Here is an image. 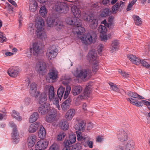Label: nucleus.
<instances>
[{
    "mask_svg": "<svg viewBox=\"0 0 150 150\" xmlns=\"http://www.w3.org/2000/svg\"><path fill=\"white\" fill-rule=\"evenodd\" d=\"M73 17H67L66 20V23L70 25H74L75 26L73 28L72 32L74 34H76L78 38L80 39L83 43L86 45L89 44L94 42L96 39V35L93 33H89L83 37L82 35L85 31V29L80 26L82 24L81 21Z\"/></svg>",
    "mask_w": 150,
    "mask_h": 150,
    "instance_id": "1",
    "label": "nucleus"
},
{
    "mask_svg": "<svg viewBox=\"0 0 150 150\" xmlns=\"http://www.w3.org/2000/svg\"><path fill=\"white\" fill-rule=\"evenodd\" d=\"M54 88L53 86L47 85L45 88V90H48V97L49 100L52 101L53 104L55 105L59 110H60V107L59 104V100L58 97L54 98L55 93Z\"/></svg>",
    "mask_w": 150,
    "mask_h": 150,
    "instance_id": "2",
    "label": "nucleus"
},
{
    "mask_svg": "<svg viewBox=\"0 0 150 150\" xmlns=\"http://www.w3.org/2000/svg\"><path fill=\"white\" fill-rule=\"evenodd\" d=\"M73 74L76 78H80L84 81H85L91 75V71L88 69H83L79 67L76 69V71L73 72Z\"/></svg>",
    "mask_w": 150,
    "mask_h": 150,
    "instance_id": "3",
    "label": "nucleus"
},
{
    "mask_svg": "<svg viewBox=\"0 0 150 150\" xmlns=\"http://www.w3.org/2000/svg\"><path fill=\"white\" fill-rule=\"evenodd\" d=\"M91 86H86L84 92L78 96L74 100V104L76 106H78L81 104V101L89 97L91 93Z\"/></svg>",
    "mask_w": 150,
    "mask_h": 150,
    "instance_id": "4",
    "label": "nucleus"
},
{
    "mask_svg": "<svg viewBox=\"0 0 150 150\" xmlns=\"http://www.w3.org/2000/svg\"><path fill=\"white\" fill-rule=\"evenodd\" d=\"M97 54L94 50H91L89 52L87 56V59L90 62H92V70L96 72L98 70L99 67L98 62L97 59Z\"/></svg>",
    "mask_w": 150,
    "mask_h": 150,
    "instance_id": "5",
    "label": "nucleus"
},
{
    "mask_svg": "<svg viewBox=\"0 0 150 150\" xmlns=\"http://www.w3.org/2000/svg\"><path fill=\"white\" fill-rule=\"evenodd\" d=\"M71 87L70 86L67 85L65 91V88L61 86L58 89L57 94L59 100H61V98L63 97L64 99H66L68 96L71 90Z\"/></svg>",
    "mask_w": 150,
    "mask_h": 150,
    "instance_id": "6",
    "label": "nucleus"
},
{
    "mask_svg": "<svg viewBox=\"0 0 150 150\" xmlns=\"http://www.w3.org/2000/svg\"><path fill=\"white\" fill-rule=\"evenodd\" d=\"M58 72L57 69L55 68L51 69L48 74V76L47 78L50 82L53 83L57 81L58 78Z\"/></svg>",
    "mask_w": 150,
    "mask_h": 150,
    "instance_id": "7",
    "label": "nucleus"
},
{
    "mask_svg": "<svg viewBox=\"0 0 150 150\" xmlns=\"http://www.w3.org/2000/svg\"><path fill=\"white\" fill-rule=\"evenodd\" d=\"M54 7L56 11L61 13H66L69 9L67 5L63 2H57L56 4Z\"/></svg>",
    "mask_w": 150,
    "mask_h": 150,
    "instance_id": "8",
    "label": "nucleus"
},
{
    "mask_svg": "<svg viewBox=\"0 0 150 150\" xmlns=\"http://www.w3.org/2000/svg\"><path fill=\"white\" fill-rule=\"evenodd\" d=\"M83 19L87 21L91 28L93 29L96 28L98 26V20L95 19L92 15H88L87 17H82Z\"/></svg>",
    "mask_w": 150,
    "mask_h": 150,
    "instance_id": "9",
    "label": "nucleus"
},
{
    "mask_svg": "<svg viewBox=\"0 0 150 150\" xmlns=\"http://www.w3.org/2000/svg\"><path fill=\"white\" fill-rule=\"evenodd\" d=\"M58 50L56 46L53 45L47 49L46 55L49 59L51 60L55 58L57 54Z\"/></svg>",
    "mask_w": 150,
    "mask_h": 150,
    "instance_id": "10",
    "label": "nucleus"
},
{
    "mask_svg": "<svg viewBox=\"0 0 150 150\" xmlns=\"http://www.w3.org/2000/svg\"><path fill=\"white\" fill-rule=\"evenodd\" d=\"M57 112L55 110H53L46 115L45 121L50 123H53L52 125L54 126L57 122Z\"/></svg>",
    "mask_w": 150,
    "mask_h": 150,
    "instance_id": "11",
    "label": "nucleus"
},
{
    "mask_svg": "<svg viewBox=\"0 0 150 150\" xmlns=\"http://www.w3.org/2000/svg\"><path fill=\"white\" fill-rule=\"evenodd\" d=\"M10 126L13 128V132L12 134V139L13 142L17 143L18 141V134L16 125L12 122L9 123Z\"/></svg>",
    "mask_w": 150,
    "mask_h": 150,
    "instance_id": "12",
    "label": "nucleus"
},
{
    "mask_svg": "<svg viewBox=\"0 0 150 150\" xmlns=\"http://www.w3.org/2000/svg\"><path fill=\"white\" fill-rule=\"evenodd\" d=\"M37 85L35 82L30 83V85L29 93L33 97L37 98L40 95V92L37 91Z\"/></svg>",
    "mask_w": 150,
    "mask_h": 150,
    "instance_id": "13",
    "label": "nucleus"
},
{
    "mask_svg": "<svg viewBox=\"0 0 150 150\" xmlns=\"http://www.w3.org/2000/svg\"><path fill=\"white\" fill-rule=\"evenodd\" d=\"M45 23L44 19L41 17H36L35 21V25L36 30L44 29Z\"/></svg>",
    "mask_w": 150,
    "mask_h": 150,
    "instance_id": "14",
    "label": "nucleus"
},
{
    "mask_svg": "<svg viewBox=\"0 0 150 150\" xmlns=\"http://www.w3.org/2000/svg\"><path fill=\"white\" fill-rule=\"evenodd\" d=\"M49 141L47 139L40 140L36 145V147L40 150H44L46 149L48 145Z\"/></svg>",
    "mask_w": 150,
    "mask_h": 150,
    "instance_id": "15",
    "label": "nucleus"
},
{
    "mask_svg": "<svg viewBox=\"0 0 150 150\" xmlns=\"http://www.w3.org/2000/svg\"><path fill=\"white\" fill-rule=\"evenodd\" d=\"M76 136L75 134H71L69 135L68 139H65L64 141V144L66 146L71 147L76 141Z\"/></svg>",
    "mask_w": 150,
    "mask_h": 150,
    "instance_id": "16",
    "label": "nucleus"
},
{
    "mask_svg": "<svg viewBox=\"0 0 150 150\" xmlns=\"http://www.w3.org/2000/svg\"><path fill=\"white\" fill-rule=\"evenodd\" d=\"M46 65L45 63L42 61L38 62L36 64V69L39 73L42 74L46 71Z\"/></svg>",
    "mask_w": 150,
    "mask_h": 150,
    "instance_id": "17",
    "label": "nucleus"
},
{
    "mask_svg": "<svg viewBox=\"0 0 150 150\" xmlns=\"http://www.w3.org/2000/svg\"><path fill=\"white\" fill-rule=\"evenodd\" d=\"M30 51L34 55L37 56L41 53L42 50L39 44L35 42L33 44L32 47L30 48Z\"/></svg>",
    "mask_w": 150,
    "mask_h": 150,
    "instance_id": "18",
    "label": "nucleus"
},
{
    "mask_svg": "<svg viewBox=\"0 0 150 150\" xmlns=\"http://www.w3.org/2000/svg\"><path fill=\"white\" fill-rule=\"evenodd\" d=\"M19 68L17 67H10L7 71L8 74L11 77H16L18 75Z\"/></svg>",
    "mask_w": 150,
    "mask_h": 150,
    "instance_id": "19",
    "label": "nucleus"
},
{
    "mask_svg": "<svg viewBox=\"0 0 150 150\" xmlns=\"http://www.w3.org/2000/svg\"><path fill=\"white\" fill-rule=\"evenodd\" d=\"M50 105L49 104H45L41 105L38 108V111L42 115H44L49 111Z\"/></svg>",
    "mask_w": 150,
    "mask_h": 150,
    "instance_id": "20",
    "label": "nucleus"
},
{
    "mask_svg": "<svg viewBox=\"0 0 150 150\" xmlns=\"http://www.w3.org/2000/svg\"><path fill=\"white\" fill-rule=\"evenodd\" d=\"M58 21L57 19L51 17H48L47 20V24L48 27L52 28L58 24Z\"/></svg>",
    "mask_w": 150,
    "mask_h": 150,
    "instance_id": "21",
    "label": "nucleus"
},
{
    "mask_svg": "<svg viewBox=\"0 0 150 150\" xmlns=\"http://www.w3.org/2000/svg\"><path fill=\"white\" fill-rule=\"evenodd\" d=\"M71 9L75 18H78L77 19L79 21V18L82 15L80 10L75 5L72 6L71 7Z\"/></svg>",
    "mask_w": 150,
    "mask_h": 150,
    "instance_id": "22",
    "label": "nucleus"
},
{
    "mask_svg": "<svg viewBox=\"0 0 150 150\" xmlns=\"http://www.w3.org/2000/svg\"><path fill=\"white\" fill-rule=\"evenodd\" d=\"M127 57L132 62L137 65H139L141 62L140 60L138 57H136L135 55L129 54L127 55Z\"/></svg>",
    "mask_w": 150,
    "mask_h": 150,
    "instance_id": "23",
    "label": "nucleus"
},
{
    "mask_svg": "<svg viewBox=\"0 0 150 150\" xmlns=\"http://www.w3.org/2000/svg\"><path fill=\"white\" fill-rule=\"evenodd\" d=\"M40 125V124L38 122H36L30 125L28 127V132L31 133L35 132Z\"/></svg>",
    "mask_w": 150,
    "mask_h": 150,
    "instance_id": "24",
    "label": "nucleus"
},
{
    "mask_svg": "<svg viewBox=\"0 0 150 150\" xmlns=\"http://www.w3.org/2000/svg\"><path fill=\"white\" fill-rule=\"evenodd\" d=\"M29 4V9L31 11L35 12L38 8L37 2L35 0H30Z\"/></svg>",
    "mask_w": 150,
    "mask_h": 150,
    "instance_id": "25",
    "label": "nucleus"
},
{
    "mask_svg": "<svg viewBox=\"0 0 150 150\" xmlns=\"http://www.w3.org/2000/svg\"><path fill=\"white\" fill-rule=\"evenodd\" d=\"M37 137L35 134H32L30 136L28 139V144L29 147L31 148L33 146L36 141Z\"/></svg>",
    "mask_w": 150,
    "mask_h": 150,
    "instance_id": "26",
    "label": "nucleus"
},
{
    "mask_svg": "<svg viewBox=\"0 0 150 150\" xmlns=\"http://www.w3.org/2000/svg\"><path fill=\"white\" fill-rule=\"evenodd\" d=\"M119 140L121 142H123L127 139V135L123 129L119 130L118 134Z\"/></svg>",
    "mask_w": 150,
    "mask_h": 150,
    "instance_id": "27",
    "label": "nucleus"
},
{
    "mask_svg": "<svg viewBox=\"0 0 150 150\" xmlns=\"http://www.w3.org/2000/svg\"><path fill=\"white\" fill-rule=\"evenodd\" d=\"M36 34L37 37L43 40L47 38V35L45 28L36 30Z\"/></svg>",
    "mask_w": 150,
    "mask_h": 150,
    "instance_id": "28",
    "label": "nucleus"
},
{
    "mask_svg": "<svg viewBox=\"0 0 150 150\" xmlns=\"http://www.w3.org/2000/svg\"><path fill=\"white\" fill-rule=\"evenodd\" d=\"M75 114V110L74 109H71L66 112L65 117L67 121L71 120Z\"/></svg>",
    "mask_w": 150,
    "mask_h": 150,
    "instance_id": "29",
    "label": "nucleus"
},
{
    "mask_svg": "<svg viewBox=\"0 0 150 150\" xmlns=\"http://www.w3.org/2000/svg\"><path fill=\"white\" fill-rule=\"evenodd\" d=\"M119 42L117 40L113 41L110 48V51L113 53L117 51L119 48Z\"/></svg>",
    "mask_w": 150,
    "mask_h": 150,
    "instance_id": "30",
    "label": "nucleus"
},
{
    "mask_svg": "<svg viewBox=\"0 0 150 150\" xmlns=\"http://www.w3.org/2000/svg\"><path fill=\"white\" fill-rule=\"evenodd\" d=\"M82 89V87L80 86H74L72 90L73 95L74 96L78 95L81 92Z\"/></svg>",
    "mask_w": 150,
    "mask_h": 150,
    "instance_id": "31",
    "label": "nucleus"
},
{
    "mask_svg": "<svg viewBox=\"0 0 150 150\" xmlns=\"http://www.w3.org/2000/svg\"><path fill=\"white\" fill-rule=\"evenodd\" d=\"M47 95L45 92H43L40 95L39 98L38 99V101L40 104H47Z\"/></svg>",
    "mask_w": 150,
    "mask_h": 150,
    "instance_id": "32",
    "label": "nucleus"
},
{
    "mask_svg": "<svg viewBox=\"0 0 150 150\" xmlns=\"http://www.w3.org/2000/svg\"><path fill=\"white\" fill-rule=\"evenodd\" d=\"M85 125V123L83 121L78 122L74 126V128L76 130H78V131L83 132L84 129V126Z\"/></svg>",
    "mask_w": 150,
    "mask_h": 150,
    "instance_id": "33",
    "label": "nucleus"
},
{
    "mask_svg": "<svg viewBox=\"0 0 150 150\" xmlns=\"http://www.w3.org/2000/svg\"><path fill=\"white\" fill-rule=\"evenodd\" d=\"M40 129L38 133L39 137L41 139H44L45 138L46 134L45 129L42 125H40Z\"/></svg>",
    "mask_w": 150,
    "mask_h": 150,
    "instance_id": "34",
    "label": "nucleus"
},
{
    "mask_svg": "<svg viewBox=\"0 0 150 150\" xmlns=\"http://www.w3.org/2000/svg\"><path fill=\"white\" fill-rule=\"evenodd\" d=\"M76 133L77 134V139L78 141H80L82 142L83 141L85 140L86 139L87 140H90V138L87 135L84 136H82V134L81 132L76 131Z\"/></svg>",
    "mask_w": 150,
    "mask_h": 150,
    "instance_id": "35",
    "label": "nucleus"
},
{
    "mask_svg": "<svg viewBox=\"0 0 150 150\" xmlns=\"http://www.w3.org/2000/svg\"><path fill=\"white\" fill-rule=\"evenodd\" d=\"M39 114L37 112H34L30 115L29 121L30 123H33L36 121L39 117Z\"/></svg>",
    "mask_w": 150,
    "mask_h": 150,
    "instance_id": "36",
    "label": "nucleus"
},
{
    "mask_svg": "<svg viewBox=\"0 0 150 150\" xmlns=\"http://www.w3.org/2000/svg\"><path fill=\"white\" fill-rule=\"evenodd\" d=\"M47 10L45 6H42L40 9L39 14L40 16L45 18L46 16Z\"/></svg>",
    "mask_w": 150,
    "mask_h": 150,
    "instance_id": "37",
    "label": "nucleus"
},
{
    "mask_svg": "<svg viewBox=\"0 0 150 150\" xmlns=\"http://www.w3.org/2000/svg\"><path fill=\"white\" fill-rule=\"evenodd\" d=\"M127 95L128 96L130 97L131 98L133 97L134 98H138L141 100H143L145 99L144 97L140 96L134 92L129 91L128 92Z\"/></svg>",
    "mask_w": 150,
    "mask_h": 150,
    "instance_id": "38",
    "label": "nucleus"
},
{
    "mask_svg": "<svg viewBox=\"0 0 150 150\" xmlns=\"http://www.w3.org/2000/svg\"><path fill=\"white\" fill-rule=\"evenodd\" d=\"M59 125L61 128L63 130H66L68 129L69 124L66 121H61L59 123Z\"/></svg>",
    "mask_w": 150,
    "mask_h": 150,
    "instance_id": "39",
    "label": "nucleus"
},
{
    "mask_svg": "<svg viewBox=\"0 0 150 150\" xmlns=\"http://www.w3.org/2000/svg\"><path fill=\"white\" fill-rule=\"evenodd\" d=\"M132 18L136 25L139 26L142 24V19L138 16L134 15L132 16Z\"/></svg>",
    "mask_w": 150,
    "mask_h": 150,
    "instance_id": "40",
    "label": "nucleus"
},
{
    "mask_svg": "<svg viewBox=\"0 0 150 150\" xmlns=\"http://www.w3.org/2000/svg\"><path fill=\"white\" fill-rule=\"evenodd\" d=\"M134 143L132 141H128L126 146V150H134Z\"/></svg>",
    "mask_w": 150,
    "mask_h": 150,
    "instance_id": "41",
    "label": "nucleus"
},
{
    "mask_svg": "<svg viewBox=\"0 0 150 150\" xmlns=\"http://www.w3.org/2000/svg\"><path fill=\"white\" fill-rule=\"evenodd\" d=\"M11 116L13 118L18 121H21L22 120V117L20 116L19 113L15 110L12 111Z\"/></svg>",
    "mask_w": 150,
    "mask_h": 150,
    "instance_id": "42",
    "label": "nucleus"
},
{
    "mask_svg": "<svg viewBox=\"0 0 150 150\" xmlns=\"http://www.w3.org/2000/svg\"><path fill=\"white\" fill-rule=\"evenodd\" d=\"M127 100L129 102L139 107H141L140 101L138 102L137 100L132 98H127Z\"/></svg>",
    "mask_w": 150,
    "mask_h": 150,
    "instance_id": "43",
    "label": "nucleus"
},
{
    "mask_svg": "<svg viewBox=\"0 0 150 150\" xmlns=\"http://www.w3.org/2000/svg\"><path fill=\"white\" fill-rule=\"evenodd\" d=\"M70 79V77L68 76L65 75L63 76L61 78L62 83L64 85H67Z\"/></svg>",
    "mask_w": 150,
    "mask_h": 150,
    "instance_id": "44",
    "label": "nucleus"
},
{
    "mask_svg": "<svg viewBox=\"0 0 150 150\" xmlns=\"http://www.w3.org/2000/svg\"><path fill=\"white\" fill-rule=\"evenodd\" d=\"M34 32V26L33 24L30 23L29 24L27 33L29 35H33Z\"/></svg>",
    "mask_w": 150,
    "mask_h": 150,
    "instance_id": "45",
    "label": "nucleus"
},
{
    "mask_svg": "<svg viewBox=\"0 0 150 150\" xmlns=\"http://www.w3.org/2000/svg\"><path fill=\"white\" fill-rule=\"evenodd\" d=\"M98 30L100 34H102L107 32V29L105 26L101 25L98 27Z\"/></svg>",
    "mask_w": 150,
    "mask_h": 150,
    "instance_id": "46",
    "label": "nucleus"
},
{
    "mask_svg": "<svg viewBox=\"0 0 150 150\" xmlns=\"http://www.w3.org/2000/svg\"><path fill=\"white\" fill-rule=\"evenodd\" d=\"M57 23L58 24L55 26V29L57 31H60L63 29L64 26L62 23L61 22L58 21Z\"/></svg>",
    "mask_w": 150,
    "mask_h": 150,
    "instance_id": "47",
    "label": "nucleus"
},
{
    "mask_svg": "<svg viewBox=\"0 0 150 150\" xmlns=\"http://www.w3.org/2000/svg\"><path fill=\"white\" fill-rule=\"evenodd\" d=\"M109 84L111 87L110 88L112 90L117 92H120V90L116 85L112 83H109Z\"/></svg>",
    "mask_w": 150,
    "mask_h": 150,
    "instance_id": "48",
    "label": "nucleus"
},
{
    "mask_svg": "<svg viewBox=\"0 0 150 150\" xmlns=\"http://www.w3.org/2000/svg\"><path fill=\"white\" fill-rule=\"evenodd\" d=\"M109 13V10L108 8L104 9L102 11L100 16L102 17H105L108 15Z\"/></svg>",
    "mask_w": 150,
    "mask_h": 150,
    "instance_id": "49",
    "label": "nucleus"
},
{
    "mask_svg": "<svg viewBox=\"0 0 150 150\" xmlns=\"http://www.w3.org/2000/svg\"><path fill=\"white\" fill-rule=\"evenodd\" d=\"M2 113H0V120L6 118L7 113L5 110L3 111H0Z\"/></svg>",
    "mask_w": 150,
    "mask_h": 150,
    "instance_id": "50",
    "label": "nucleus"
},
{
    "mask_svg": "<svg viewBox=\"0 0 150 150\" xmlns=\"http://www.w3.org/2000/svg\"><path fill=\"white\" fill-rule=\"evenodd\" d=\"M66 134L65 133L63 132H60L57 137V139L58 141H61L65 137Z\"/></svg>",
    "mask_w": 150,
    "mask_h": 150,
    "instance_id": "51",
    "label": "nucleus"
},
{
    "mask_svg": "<svg viewBox=\"0 0 150 150\" xmlns=\"http://www.w3.org/2000/svg\"><path fill=\"white\" fill-rule=\"evenodd\" d=\"M49 150H59V149L57 144L54 143L50 147Z\"/></svg>",
    "mask_w": 150,
    "mask_h": 150,
    "instance_id": "52",
    "label": "nucleus"
},
{
    "mask_svg": "<svg viewBox=\"0 0 150 150\" xmlns=\"http://www.w3.org/2000/svg\"><path fill=\"white\" fill-rule=\"evenodd\" d=\"M100 36L102 40L106 41L108 39L110 38V35H105L103 34H100Z\"/></svg>",
    "mask_w": 150,
    "mask_h": 150,
    "instance_id": "53",
    "label": "nucleus"
},
{
    "mask_svg": "<svg viewBox=\"0 0 150 150\" xmlns=\"http://www.w3.org/2000/svg\"><path fill=\"white\" fill-rule=\"evenodd\" d=\"M81 149L80 143H76L73 146L71 150H79Z\"/></svg>",
    "mask_w": 150,
    "mask_h": 150,
    "instance_id": "54",
    "label": "nucleus"
},
{
    "mask_svg": "<svg viewBox=\"0 0 150 150\" xmlns=\"http://www.w3.org/2000/svg\"><path fill=\"white\" fill-rule=\"evenodd\" d=\"M119 4L118 3H117L112 7V12L113 13H115L119 8Z\"/></svg>",
    "mask_w": 150,
    "mask_h": 150,
    "instance_id": "55",
    "label": "nucleus"
},
{
    "mask_svg": "<svg viewBox=\"0 0 150 150\" xmlns=\"http://www.w3.org/2000/svg\"><path fill=\"white\" fill-rule=\"evenodd\" d=\"M6 41V38L5 35L0 31V42L2 43Z\"/></svg>",
    "mask_w": 150,
    "mask_h": 150,
    "instance_id": "56",
    "label": "nucleus"
},
{
    "mask_svg": "<svg viewBox=\"0 0 150 150\" xmlns=\"http://www.w3.org/2000/svg\"><path fill=\"white\" fill-rule=\"evenodd\" d=\"M104 139V137L103 136L99 135L96 137V141L98 143H101L103 141Z\"/></svg>",
    "mask_w": 150,
    "mask_h": 150,
    "instance_id": "57",
    "label": "nucleus"
},
{
    "mask_svg": "<svg viewBox=\"0 0 150 150\" xmlns=\"http://www.w3.org/2000/svg\"><path fill=\"white\" fill-rule=\"evenodd\" d=\"M61 106L62 110L63 111H65L69 108L70 105L67 104H65L64 103H62Z\"/></svg>",
    "mask_w": 150,
    "mask_h": 150,
    "instance_id": "58",
    "label": "nucleus"
},
{
    "mask_svg": "<svg viewBox=\"0 0 150 150\" xmlns=\"http://www.w3.org/2000/svg\"><path fill=\"white\" fill-rule=\"evenodd\" d=\"M140 63L143 66L146 68H149L150 67V65L144 60H141Z\"/></svg>",
    "mask_w": 150,
    "mask_h": 150,
    "instance_id": "59",
    "label": "nucleus"
},
{
    "mask_svg": "<svg viewBox=\"0 0 150 150\" xmlns=\"http://www.w3.org/2000/svg\"><path fill=\"white\" fill-rule=\"evenodd\" d=\"M30 98L29 97H26L24 100V104L26 105H28L31 103Z\"/></svg>",
    "mask_w": 150,
    "mask_h": 150,
    "instance_id": "60",
    "label": "nucleus"
},
{
    "mask_svg": "<svg viewBox=\"0 0 150 150\" xmlns=\"http://www.w3.org/2000/svg\"><path fill=\"white\" fill-rule=\"evenodd\" d=\"M97 48L98 54H101V52L103 50V46L102 45L100 44L98 46Z\"/></svg>",
    "mask_w": 150,
    "mask_h": 150,
    "instance_id": "61",
    "label": "nucleus"
},
{
    "mask_svg": "<svg viewBox=\"0 0 150 150\" xmlns=\"http://www.w3.org/2000/svg\"><path fill=\"white\" fill-rule=\"evenodd\" d=\"M141 107L143 105V104L146 105H149L150 102L145 100H142L140 101Z\"/></svg>",
    "mask_w": 150,
    "mask_h": 150,
    "instance_id": "62",
    "label": "nucleus"
},
{
    "mask_svg": "<svg viewBox=\"0 0 150 150\" xmlns=\"http://www.w3.org/2000/svg\"><path fill=\"white\" fill-rule=\"evenodd\" d=\"M118 72L120 73L124 77L128 78L129 77V75L127 73L122 72L121 70L119 71Z\"/></svg>",
    "mask_w": 150,
    "mask_h": 150,
    "instance_id": "63",
    "label": "nucleus"
},
{
    "mask_svg": "<svg viewBox=\"0 0 150 150\" xmlns=\"http://www.w3.org/2000/svg\"><path fill=\"white\" fill-rule=\"evenodd\" d=\"M125 3L121 1L120 2V5L119 6V8L120 10H122L123 9L125 5Z\"/></svg>",
    "mask_w": 150,
    "mask_h": 150,
    "instance_id": "64",
    "label": "nucleus"
}]
</instances>
